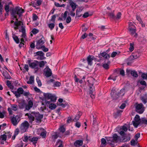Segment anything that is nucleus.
Returning <instances> with one entry per match:
<instances>
[{"mask_svg": "<svg viewBox=\"0 0 147 147\" xmlns=\"http://www.w3.org/2000/svg\"><path fill=\"white\" fill-rule=\"evenodd\" d=\"M24 11V10L22 7L17 6L12 9L11 15L13 18H16V16H17L18 15L19 18H20L22 16V13Z\"/></svg>", "mask_w": 147, "mask_h": 147, "instance_id": "nucleus-1", "label": "nucleus"}, {"mask_svg": "<svg viewBox=\"0 0 147 147\" xmlns=\"http://www.w3.org/2000/svg\"><path fill=\"white\" fill-rule=\"evenodd\" d=\"M128 29L130 33L132 35L134 34V36L136 38L138 36V34L136 33V28L134 25L133 23L132 22H129Z\"/></svg>", "mask_w": 147, "mask_h": 147, "instance_id": "nucleus-2", "label": "nucleus"}, {"mask_svg": "<svg viewBox=\"0 0 147 147\" xmlns=\"http://www.w3.org/2000/svg\"><path fill=\"white\" fill-rule=\"evenodd\" d=\"M120 137L118 136L116 134L113 135L112 137H109L106 138L107 141H110L113 143H117L119 141Z\"/></svg>", "mask_w": 147, "mask_h": 147, "instance_id": "nucleus-3", "label": "nucleus"}, {"mask_svg": "<svg viewBox=\"0 0 147 147\" xmlns=\"http://www.w3.org/2000/svg\"><path fill=\"white\" fill-rule=\"evenodd\" d=\"M31 114L33 115L35 117L36 122L37 123H40L42 121V119L43 117V115L42 114H40L38 112H32Z\"/></svg>", "mask_w": 147, "mask_h": 147, "instance_id": "nucleus-4", "label": "nucleus"}, {"mask_svg": "<svg viewBox=\"0 0 147 147\" xmlns=\"http://www.w3.org/2000/svg\"><path fill=\"white\" fill-rule=\"evenodd\" d=\"M32 60L31 59L28 60L26 62V63L28 64L29 65V67L32 69H36L37 70L38 69V64L35 62L31 63V61Z\"/></svg>", "mask_w": 147, "mask_h": 147, "instance_id": "nucleus-5", "label": "nucleus"}, {"mask_svg": "<svg viewBox=\"0 0 147 147\" xmlns=\"http://www.w3.org/2000/svg\"><path fill=\"white\" fill-rule=\"evenodd\" d=\"M19 117L18 115L16 117H11L10 118V120L11 123L14 126L16 125L20 121Z\"/></svg>", "mask_w": 147, "mask_h": 147, "instance_id": "nucleus-6", "label": "nucleus"}, {"mask_svg": "<svg viewBox=\"0 0 147 147\" xmlns=\"http://www.w3.org/2000/svg\"><path fill=\"white\" fill-rule=\"evenodd\" d=\"M143 106L142 103L138 104L136 107V111L140 114L142 113L144 111V110L142 109Z\"/></svg>", "mask_w": 147, "mask_h": 147, "instance_id": "nucleus-7", "label": "nucleus"}, {"mask_svg": "<svg viewBox=\"0 0 147 147\" xmlns=\"http://www.w3.org/2000/svg\"><path fill=\"white\" fill-rule=\"evenodd\" d=\"M96 81L95 79L92 77H91L90 79L87 80L88 85L89 87L91 88V86H93V85Z\"/></svg>", "mask_w": 147, "mask_h": 147, "instance_id": "nucleus-8", "label": "nucleus"}, {"mask_svg": "<svg viewBox=\"0 0 147 147\" xmlns=\"http://www.w3.org/2000/svg\"><path fill=\"white\" fill-rule=\"evenodd\" d=\"M21 30H19V32H22V34L21 36V37L22 38H24L25 39H27V36L26 34V30L24 27L23 26H21Z\"/></svg>", "mask_w": 147, "mask_h": 147, "instance_id": "nucleus-9", "label": "nucleus"}, {"mask_svg": "<svg viewBox=\"0 0 147 147\" xmlns=\"http://www.w3.org/2000/svg\"><path fill=\"white\" fill-rule=\"evenodd\" d=\"M94 59V56L89 55L87 57V60L88 64L90 65H91L92 64V61Z\"/></svg>", "mask_w": 147, "mask_h": 147, "instance_id": "nucleus-10", "label": "nucleus"}, {"mask_svg": "<svg viewBox=\"0 0 147 147\" xmlns=\"http://www.w3.org/2000/svg\"><path fill=\"white\" fill-rule=\"evenodd\" d=\"M83 144V141L82 140H76L74 142V145L76 147H80L82 146Z\"/></svg>", "mask_w": 147, "mask_h": 147, "instance_id": "nucleus-11", "label": "nucleus"}, {"mask_svg": "<svg viewBox=\"0 0 147 147\" xmlns=\"http://www.w3.org/2000/svg\"><path fill=\"white\" fill-rule=\"evenodd\" d=\"M24 92V90L21 87L18 88L16 93V97L18 98L20 96L21 94H23Z\"/></svg>", "mask_w": 147, "mask_h": 147, "instance_id": "nucleus-12", "label": "nucleus"}, {"mask_svg": "<svg viewBox=\"0 0 147 147\" xmlns=\"http://www.w3.org/2000/svg\"><path fill=\"white\" fill-rule=\"evenodd\" d=\"M45 75L47 77H49L52 75V71L49 68H47L46 71H44Z\"/></svg>", "mask_w": 147, "mask_h": 147, "instance_id": "nucleus-13", "label": "nucleus"}, {"mask_svg": "<svg viewBox=\"0 0 147 147\" xmlns=\"http://www.w3.org/2000/svg\"><path fill=\"white\" fill-rule=\"evenodd\" d=\"M45 41V39L44 36H42L41 39L36 40V43L37 45H40V46L43 45V44H44Z\"/></svg>", "mask_w": 147, "mask_h": 147, "instance_id": "nucleus-14", "label": "nucleus"}, {"mask_svg": "<svg viewBox=\"0 0 147 147\" xmlns=\"http://www.w3.org/2000/svg\"><path fill=\"white\" fill-rule=\"evenodd\" d=\"M29 124L28 121H25L21 124V129H27L28 128Z\"/></svg>", "mask_w": 147, "mask_h": 147, "instance_id": "nucleus-15", "label": "nucleus"}, {"mask_svg": "<svg viewBox=\"0 0 147 147\" xmlns=\"http://www.w3.org/2000/svg\"><path fill=\"white\" fill-rule=\"evenodd\" d=\"M38 138V137H34L32 138L31 139H30L29 141L32 143V144L36 146V144L37 143Z\"/></svg>", "mask_w": 147, "mask_h": 147, "instance_id": "nucleus-16", "label": "nucleus"}, {"mask_svg": "<svg viewBox=\"0 0 147 147\" xmlns=\"http://www.w3.org/2000/svg\"><path fill=\"white\" fill-rule=\"evenodd\" d=\"M2 75L4 77L5 79H10L12 78L9 74L5 70L3 71Z\"/></svg>", "mask_w": 147, "mask_h": 147, "instance_id": "nucleus-17", "label": "nucleus"}, {"mask_svg": "<svg viewBox=\"0 0 147 147\" xmlns=\"http://www.w3.org/2000/svg\"><path fill=\"white\" fill-rule=\"evenodd\" d=\"M100 55L104 58L106 59L109 60V58L110 57V55L109 54H107L105 52H104L102 53H100Z\"/></svg>", "mask_w": 147, "mask_h": 147, "instance_id": "nucleus-18", "label": "nucleus"}, {"mask_svg": "<svg viewBox=\"0 0 147 147\" xmlns=\"http://www.w3.org/2000/svg\"><path fill=\"white\" fill-rule=\"evenodd\" d=\"M122 112V111L121 110H118L115 112L113 114V116L115 119L119 117L121 115V113Z\"/></svg>", "mask_w": 147, "mask_h": 147, "instance_id": "nucleus-19", "label": "nucleus"}, {"mask_svg": "<svg viewBox=\"0 0 147 147\" xmlns=\"http://www.w3.org/2000/svg\"><path fill=\"white\" fill-rule=\"evenodd\" d=\"M22 22L19 21H15L14 23V25L15 26L14 28L15 30H16L19 28V27L21 25Z\"/></svg>", "mask_w": 147, "mask_h": 147, "instance_id": "nucleus-20", "label": "nucleus"}, {"mask_svg": "<svg viewBox=\"0 0 147 147\" xmlns=\"http://www.w3.org/2000/svg\"><path fill=\"white\" fill-rule=\"evenodd\" d=\"M82 115V114L80 112H78L76 115L74 119L73 120V121L75 122L78 121Z\"/></svg>", "mask_w": 147, "mask_h": 147, "instance_id": "nucleus-21", "label": "nucleus"}, {"mask_svg": "<svg viewBox=\"0 0 147 147\" xmlns=\"http://www.w3.org/2000/svg\"><path fill=\"white\" fill-rule=\"evenodd\" d=\"M12 37L15 42L17 44H18L20 43V39L17 36L14 34H12Z\"/></svg>", "mask_w": 147, "mask_h": 147, "instance_id": "nucleus-22", "label": "nucleus"}, {"mask_svg": "<svg viewBox=\"0 0 147 147\" xmlns=\"http://www.w3.org/2000/svg\"><path fill=\"white\" fill-rule=\"evenodd\" d=\"M139 56V54L138 53L136 52L131 55L130 57L132 59H134L137 58Z\"/></svg>", "mask_w": 147, "mask_h": 147, "instance_id": "nucleus-23", "label": "nucleus"}, {"mask_svg": "<svg viewBox=\"0 0 147 147\" xmlns=\"http://www.w3.org/2000/svg\"><path fill=\"white\" fill-rule=\"evenodd\" d=\"M115 71L116 72H119L120 74L122 76H125V72L123 69H116Z\"/></svg>", "mask_w": 147, "mask_h": 147, "instance_id": "nucleus-24", "label": "nucleus"}, {"mask_svg": "<svg viewBox=\"0 0 147 147\" xmlns=\"http://www.w3.org/2000/svg\"><path fill=\"white\" fill-rule=\"evenodd\" d=\"M140 125L144 124L147 125V120L144 117L142 118L139 121Z\"/></svg>", "mask_w": 147, "mask_h": 147, "instance_id": "nucleus-25", "label": "nucleus"}, {"mask_svg": "<svg viewBox=\"0 0 147 147\" xmlns=\"http://www.w3.org/2000/svg\"><path fill=\"white\" fill-rule=\"evenodd\" d=\"M51 94L49 93H43L44 98L45 99L49 100Z\"/></svg>", "mask_w": 147, "mask_h": 147, "instance_id": "nucleus-26", "label": "nucleus"}, {"mask_svg": "<svg viewBox=\"0 0 147 147\" xmlns=\"http://www.w3.org/2000/svg\"><path fill=\"white\" fill-rule=\"evenodd\" d=\"M119 93H118V94L117 93L114 94L113 93L112 94V93H111V95L112 98L113 99H117L118 98H119Z\"/></svg>", "mask_w": 147, "mask_h": 147, "instance_id": "nucleus-27", "label": "nucleus"}, {"mask_svg": "<svg viewBox=\"0 0 147 147\" xmlns=\"http://www.w3.org/2000/svg\"><path fill=\"white\" fill-rule=\"evenodd\" d=\"M69 5L72 8H76L77 6V5L76 3L73 2L71 0L69 2Z\"/></svg>", "mask_w": 147, "mask_h": 147, "instance_id": "nucleus-28", "label": "nucleus"}, {"mask_svg": "<svg viewBox=\"0 0 147 147\" xmlns=\"http://www.w3.org/2000/svg\"><path fill=\"white\" fill-rule=\"evenodd\" d=\"M6 85L8 87H9L10 89L11 90H13L14 89V86L11 84V83L9 80H7L6 82Z\"/></svg>", "mask_w": 147, "mask_h": 147, "instance_id": "nucleus-29", "label": "nucleus"}, {"mask_svg": "<svg viewBox=\"0 0 147 147\" xmlns=\"http://www.w3.org/2000/svg\"><path fill=\"white\" fill-rule=\"evenodd\" d=\"M34 61L37 63L40 67H42L45 65V62L44 61H38L35 60Z\"/></svg>", "mask_w": 147, "mask_h": 147, "instance_id": "nucleus-30", "label": "nucleus"}, {"mask_svg": "<svg viewBox=\"0 0 147 147\" xmlns=\"http://www.w3.org/2000/svg\"><path fill=\"white\" fill-rule=\"evenodd\" d=\"M34 78L33 76H31L30 77L29 81H28L27 82L28 84H31L34 82Z\"/></svg>", "mask_w": 147, "mask_h": 147, "instance_id": "nucleus-31", "label": "nucleus"}, {"mask_svg": "<svg viewBox=\"0 0 147 147\" xmlns=\"http://www.w3.org/2000/svg\"><path fill=\"white\" fill-rule=\"evenodd\" d=\"M28 116L30 121H32L34 120L35 117H34V115H32L31 113V114H28Z\"/></svg>", "mask_w": 147, "mask_h": 147, "instance_id": "nucleus-32", "label": "nucleus"}, {"mask_svg": "<svg viewBox=\"0 0 147 147\" xmlns=\"http://www.w3.org/2000/svg\"><path fill=\"white\" fill-rule=\"evenodd\" d=\"M56 97L55 95H52V94H51L50 98V99L51 100V101L54 102H55L56 100Z\"/></svg>", "mask_w": 147, "mask_h": 147, "instance_id": "nucleus-33", "label": "nucleus"}, {"mask_svg": "<svg viewBox=\"0 0 147 147\" xmlns=\"http://www.w3.org/2000/svg\"><path fill=\"white\" fill-rule=\"evenodd\" d=\"M114 11L113 12H108V16L110 17L111 18L115 19V16L114 13Z\"/></svg>", "mask_w": 147, "mask_h": 147, "instance_id": "nucleus-34", "label": "nucleus"}, {"mask_svg": "<svg viewBox=\"0 0 147 147\" xmlns=\"http://www.w3.org/2000/svg\"><path fill=\"white\" fill-rule=\"evenodd\" d=\"M49 107L51 109L53 110L56 108L57 106L54 103H51L49 105Z\"/></svg>", "mask_w": 147, "mask_h": 147, "instance_id": "nucleus-35", "label": "nucleus"}, {"mask_svg": "<svg viewBox=\"0 0 147 147\" xmlns=\"http://www.w3.org/2000/svg\"><path fill=\"white\" fill-rule=\"evenodd\" d=\"M131 76L135 77L136 78L138 76L137 72L135 71H131Z\"/></svg>", "mask_w": 147, "mask_h": 147, "instance_id": "nucleus-36", "label": "nucleus"}, {"mask_svg": "<svg viewBox=\"0 0 147 147\" xmlns=\"http://www.w3.org/2000/svg\"><path fill=\"white\" fill-rule=\"evenodd\" d=\"M59 130L60 132L63 133L65 131V129L63 125L61 126L59 128Z\"/></svg>", "mask_w": 147, "mask_h": 147, "instance_id": "nucleus-37", "label": "nucleus"}, {"mask_svg": "<svg viewBox=\"0 0 147 147\" xmlns=\"http://www.w3.org/2000/svg\"><path fill=\"white\" fill-rule=\"evenodd\" d=\"M47 132L45 130L42 132L40 134V136L42 138H45L46 137Z\"/></svg>", "mask_w": 147, "mask_h": 147, "instance_id": "nucleus-38", "label": "nucleus"}, {"mask_svg": "<svg viewBox=\"0 0 147 147\" xmlns=\"http://www.w3.org/2000/svg\"><path fill=\"white\" fill-rule=\"evenodd\" d=\"M121 16V13L120 12H118L117 15H116V16H115V19H116L117 20H118L119 19Z\"/></svg>", "mask_w": 147, "mask_h": 147, "instance_id": "nucleus-39", "label": "nucleus"}, {"mask_svg": "<svg viewBox=\"0 0 147 147\" xmlns=\"http://www.w3.org/2000/svg\"><path fill=\"white\" fill-rule=\"evenodd\" d=\"M126 136H124L122 137V138H121L120 137V138L119 139V142H127L126 139L125 138Z\"/></svg>", "mask_w": 147, "mask_h": 147, "instance_id": "nucleus-40", "label": "nucleus"}, {"mask_svg": "<svg viewBox=\"0 0 147 147\" xmlns=\"http://www.w3.org/2000/svg\"><path fill=\"white\" fill-rule=\"evenodd\" d=\"M43 53L42 51H38L34 53V56H40L42 55H43Z\"/></svg>", "mask_w": 147, "mask_h": 147, "instance_id": "nucleus-41", "label": "nucleus"}, {"mask_svg": "<svg viewBox=\"0 0 147 147\" xmlns=\"http://www.w3.org/2000/svg\"><path fill=\"white\" fill-rule=\"evenodd\" d=\"M61 83L60 82L58 81L55 82L54 83L53 87H59L61 86Z\"/></svg>", "mask_w": 147, "mask_h": 147, "instance_id": "nucleus-42", "label": "nucleus"}, {"mask_svg": "<svg viewBox=\"0 0 147 147\" xmlns=\"http://www.w3.org/2000/svg\"><path fill=\"white\" fill-rule=\"evenodd\" d=\"M132 122L133 125L136 128L137 127L138 125H140V121L139 122H136V121H133Z\"/></svg>", "mask_w": 147, "mask_h": 147, "instance_id": "nucleus-43", "label": "nucleus"}, {"mask_svg": "<svg viewBox=\"0 0 147 147\" xmlns=\"http://www.w3.org/2000/svg\"><path fill=\"white\" fill-rule=\"evenodd\" d=\"M9 5L6 4L5 5V9L7 13L9 12Z\"/></svg>", "mask_w": 147, "mask_h": 147, "instance_id": "nucleus-44", "label": "nucleus"}, {"mask_svg": "<svg viewBox=\"0 0 147 147\" xmlns=\"http://www.w3.org/2000/svg\"><path fill=\"white\" fill-rule=\"evenodd\" d=\"M7 136L5 134L2 135L0 136V138L2 139V140L6 141L7 139Z\"/></svg>", "mask_w": 147, "mask_h": 147, "instance_id": "nucleus-45", "label": "nucleus"}, {"mask_svg": "<svg viewBox=\"0 0 147 147\" xmlns=\"http://www.w3.org/2000/svg\"><path fill=\"white\" fill-rule=\"evenodd\" d=\"M140 100L144 104H146L147 102V98H145L143 96H142L140 98Z\"/></svg>", "mask_w": 147, "mask_h": 147, "instance_id": "nucleus-46", "label": "nucleus"}, {"mask_svg": "<svg viewBox=\"0 0 147 147\" xmlns=\"http://www.w3.org/2000/svg\"><path fill=\"white\" fill-rule=\"evenodd\" d=\"M134 49V44L133 43H130V47L129 48V50L130 51H132Z\"/></svg>", "mask_w": 147, "mask_h": 147, "instance_id": "nucleus-47", "label": "nucleus"}, {"mask_svg": "<svg viewBox=\"0 0 147 147\" xmlns=\"http://www.w3.org/2000/svg\"><path fill=\"white\" fill-rule=\"evenodd\" d=\"M68 13V11H66L64 13L63 16V13H62L61 14V16L62 17L63 16V18L64 20H65L67 17V14Z\"/></svg>", "mask_w": 147, "mask_h": 147, "instance_id": "nucleus-48", "label": "nucleus"}, {"mask_svg": "<svg viewBox=\"0 0 147 147\" xmlns=\"http://www.w3.org/2000/svg\"><path fill=\"white\" fill-rule=\"evenodd\" d=\"M39 32V30L35 28H33L31 31V32H32V33L34 34H36L38 33Z\"/></svg>", "mask_w": 147, "mask_h": 147, "instance_id": "nucleus-49", "label": "nucleus"}, {"mask_svg": "<svg viewBox=\"0 0 147 147\" xmlns=\"http://www.w3.org/2000/svg\"><path fill=\"white\" fill-rule=\"evenodd\" d=\"M41 48L42 49V51L44 52H47L49 51L48 49L44 45L42 46Z\"/></svg>", "mask_w": 147, "mask_h": 147, "instance_id": "nucleus-50", "label": "nucleus"}, {"mask_svg": "<svg viewBox=\"0 0 147 147\" xmlns=\"http://www.w3.org/2000/svg\"><path fill=\"white\" fill-rule=\"evenodd\" d=\"M23 94L24 96H26L27 97L28 96L32 95V94H30L29 91L26 92L25 91L24 92H24Z\"/></svg>", "mask_w": 147, "mask_h": 147, "instance_id": "nucleus-51", "label": "nucleus"}, {"mask_svg": "<svg viewBox=\"0 0 147 147\" xmlns=\"http://www.w3.org/2000/svg\"><path fill=\"white\" fill-rule=\"evenodd\" d=\"M36 80L39 86H40L42 85L41 82L40 80H39V77H37L36 78Z\"/></svg>", "mask_w": 147, "mask_h": 147, "instance_id": "nucleus-52", "label": "nucleus"}, {"mask_svg": "<svg viewBox=\"0 0 147 147\" xmlns=\"http://www.w3.org/2000/svg\"><path fill=\"white\" fill-rule=\"evenodd\" d=\"M55 26V24L54 23H50L49 24V27L50 29L51 30H52Z\"/></svg>", "mask_w": 147, "mask_h": 147, "instance_id": "nucleus-53", "label": "nucleus"}, {"mask_svg": "<svg viewBox=\"0 0 147 147\" xmlns=\"http://www.w3.org/2000/svg\"><path fill=\"white\" fill-rule=\"evenodd\" d=\"M107 142L106 140L104 138H102L101 140V144H103L105 146L106 145Z\"/></svg>", "mask_w": 147, "mask_h": 147, "instance_id": "nucleus-54", "label": "nucleus"}, {"mask_svg": "<svg viewBox=\"0 0 147 147\" xmlns=\"http://www.w3.org/2000/svg\"><path fill=\"white\" fill-rule=\"evenodd\" d=\"M102 67L106 70H108L109 68V65L108 63H104L103 64Z\"/></svg>", "mask_w": 147, "mask_h": 147, "instance_id": "nucleus-55", "label": "nucleus"}, {"mask_svg": "<svg viewBox=\"0 0 147 147\" xmlns=\"http://www.w3.org/2000/svg\"><path fill=\"white\" fill-rule=\"evenodd\" d=\"M141 119L140 118V116L139 115H136L134 117L135 121L136 122H139Z\"/></svg>", "mask_w": 147, "mask_h": 147, "instance_id": "nucleus-56", "label": "nucleus"}, {"mask_svg": "<svg viewBox=\"0 0 147 147\" xmlns=\"http://www.w3.org/2000/svg\"><path fill=\"white\" fill-rule=\"evenodd\" d=\"M131 145L132 146H135L137 143L134 139H132L130 141Z\"/></svg>", "mask_w": 147, "mask_h": 147, "instance_id": "nucleus-57", "label": "nucleus"}, {"mask_svg": "<svg viewBox=\"0 0 147 147\" xmlns=\"http://www.w3.org/2000/svg\"><path fill=\"white\" fill-rule=\"evenodd\" d=\"M57 143H59L60 144L58 147H63V142L61 140H58Z\"/></svg>", "mask_w": 147, "mask_h": 147, "instance_id": "nucleus-58", "label": "nucleus"}, {"mask_svg": "<svg viewBox=\"0 0 147 147\" xmlns=\"http://www.w3.org/2000/svg\"><path fill=\"white\" fill-rule=\"evenodd\" d=\"M80 9H77L76 10V16L78 17H80L82 16V15H79L78 14L79 13H80Z\"/></svg>", "mask_w": 147, "mask_h": 147, "instance_id": "nucleus-59", "label": "nucleus"}, {"mask_svg": "<svg viewBox=\"0 0 147 147\" xmlns=\"http://www.w3.org/2000/svg\"><path fill=\"white\" fill-rule=\"evenodd\" d=\"M38 18V16L36 15V14L33 13V14L32 19L33 20L35 21Z\"/></svg>", "mask_w": 147, "mask_h": 147, "instance_id": "nucleus-60", "label": "nucleus"}, {"mask_svg": "<svg viewBox=\"0 0 147 147\" xmlns=\"http://www.w3.org/2000/svg\"><path fill=\"white\" fill-rule=\"evenodd\" d=\"M71 21V18L70 16H68L66 19V22L67 23H69Z\"/></svg>", "mask_w": 147, "mask_h": 147, "instance_id": "nucleus-61", "label": "nucleus"}, {"mask_svg": "<svg viewBox=\"0 0 147 147\" xmlns=\"http://www.w3.org/2000/svg\"><path fill=\"white\" fill-rule=\"evenodd\" d=\"M91 15H89V13L88 12L85 13L83 15V17L84 18H86Z\"/></svg>", "mask_w": 147, "mask_h": 147, "instance_id": "nucleus-62", "label": "nucleus"}, {"mask_svg": "<svg viewBox=\"0 0 147 147\" xmlns=\"http://www.w3.org/2000/svg\"><path fill=\"white\" fill-rule=\"evenodd\" d=\"M56 18V15H54L52 16L51 20L53 21L54 23L55 22Z\"/></svg>", "mask_w": 147, "mask_h": 147, "instance_id": "nucleus-63", "label": "nucleus"}, {"mask_svg": "<svg viewBox=\"0 0 147 147\" xmlns=\"http://www.w3.org/2000/svg\"><path fill=\"white\" fill-rule=\"evenodd\" d=\"M19 132V130L18 128H17L16 129L14 132V135L17 136Z\"/></svg>", "mask_w": 147, "mask_h": 147, "instance_id": "nucleus-64", "label": "nucleus"}]
</instances>
